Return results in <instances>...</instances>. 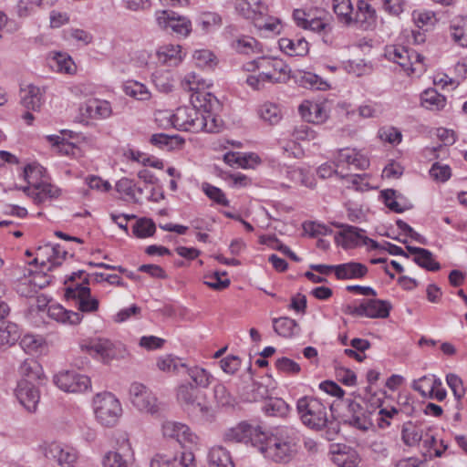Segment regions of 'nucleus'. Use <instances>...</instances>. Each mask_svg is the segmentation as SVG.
<instances>
[{"label": "nucleus", "instance_id": "45", "mask_svg": "<svg viewBox=\"0 0 467 467\" xmlns=\"http://www.w3.org/2000/svg\"><path fill=\"white\" fill-rule=\"evenodd\" d=\"M441 385V380L433 377L423 376L419 379H416L412 383L414 390L418 391L422 397L426 398L430 396V393L435 387Z\"/></svg>", "mask_w": 467, "mask_h": 467}, {"label": "nucleus", "instance_id": "23", "mask_svg": "<svg viewBox=\"0 0 467 467\" xmlns=\"http://www.w3.org/2000/svg\"><path fill=\"white\" fill-rule=\"evenodd\" d=\"M368 273V267L358 262H348L337 265V279L348 280V279H361Z\"/></svg>", "mask_w": 467, "mask_h": 467}, {"label": "nucleus", "instance_id": "12", "mask_svg": "<svg viewBox=\"0 0 467 467\" xmlns=\"http://www.w3.org/2000/svg\"><path fill=\"white\" fill-rule=\"evenodd\" d=\"M121 344H115L107 338H92L81 345L90 355L97 356L107 361L116 358L120 350Z\"/></svg>", "mask_w": 467, "mask_h": 467}, {"label": "nucleus", "instance_id": "28", "mask_svg": "<svg viewBox=\"0 0 467 467\" xmlns=\"http://www.w3.org/2000/svg\"><path fill=\"white\" fill-rule=\"evenodd\" d=\"M280 49L288 56H306L308 53V42L304 38L282 37L278 40Z\"/></svg>", "mask_w": 467, "mask_h": 467}, {"label": "nucleus", "instance_id": "44", "mask_svg": "<svg viewBox=\"0 0 467 467\" xmlns=\"http://www.w3.org/2000/svg\"><path fill=\"white\" fill-rule=\"evenodd\" d=\"M33 188L36 190V203H41L47 199L57 198L60 193L58 188L44 181L34 185Z\"/></svg>", "mask_w": 467, "mask_h": 467}, {"label": "nucleus", "instance_id": "37", "mask_svg": "<svg viewBox=\"0 0 467 467\" xmlns=\"http://www.w3.org/2000/svg\"><path fill=\"white\" fill-rule=\"evenodd\" d=\"M210 467H234L229 451L222 446H214L209 451Z\"/></svg>", "mask_w": 467, "mask_h": 467}, {"label": "nucleus", "instance_id": "15", "mask_svg": "<svg viewBox=\"0 0 467 467\" xmlns=\"http://www.w3.org/2000/svg\"><path fill=\"white\" fill-rule=\"evenodd\" d=\"M261 427L254 426L246 422H241L238 425L227 429L223 432V441L228 442H244L251 443L255 448V436L261 432Z\"/></svg>", "mask_w": 467, "mask_h": 467}, {"label": "nucleus", "instance_id": "13", "mask_svg": "<svg viewBox=\"0 0 467 467\" xmlns=\"http://www.w3.org/2000/svg\"><path fill=\"white\" fill-rule=\"evenodd\" d=\"M112 114L109 101L99 99L87 100L79 107L80 121L88 123V119H104Z\"/></svg>", "mask_w": 467, "mask_h": 467}, {"label": "nucleus", "instance_id": "59", "mask_svg": "<svg viewBox=\"0 0 467 467\" xmlns=\"http://www.w3.org/2000/svg\"><path fill=\"white\" fill-rule=\"evenodd\" d=\"M181 359L172 355H166L161 357L157 361V367L162 371H177L179 372L182 368Z\"/></svg>", "mask_w": 467, "mask_h": 467}, {"label": "nucleus", "instance_id": "62", "mask_svg": "<svg viewBox=\"0 0 467 467\" xmlns=\"http://www.w3.org/2000/svg\"><path fill=\"white\" fill-rule=\"evenodd\" d=\"M275 367L279 371L292 375L298 374L301 370L298 363L285 357L277 358L275 361Z\"/></svg>", "mask_w": 467, "mask_h": 467}, {"label": "nucleus", "instance_id": "47", "mask_svg": "<svg viewBox=\"0 0 467 467\" xmlns=\"http://www.w3.org/2000/svg\"><path fill=\"white\" fill-rule=\"evenodd\" d=\"M300 112L308 122L321 123L327 119V113L320 104H311L307 109L301 105Z\"/></svg>", "mask_w": 467, "mask_h": 467}, {"label": "nucleus", "instance_id": "51", "mask_svg": "<svg viewBox=\"0 0 467 467\" xmlns=\"http://www.w3.org/2000/svg\"><path fill=\"white\" fill-rule=\"evenodd\" d=\"M52 67L67 74H72L76 68L72 58L68 55L59 52L55 53L52 57Z\"/></svg>", "mask_w": 467, "mask_h": 467}, {"label": "nucleus", "instance_id": "30", "mask_svg": "<svg viewBox=\"0 0 467 467\" xmlns=\"http://www.w3.org/2000/svg\"><path fill=\"white\" fill-rule=\"evenodd\" d=\"M375 10L364 1L358 0L357 10L353 12L352 23L358 24L361 28L367 29L374 22Z\"/></svg>", "mask_w": 467, "mask_h": 467}, {"label": "nucleus", "instance_id": "11", "mask_svg": "<svg viewBox=\"0 0 467 467\" xmlns=\"http://www.w3.org/2000/svg\"><path fill=\"white\" fill-rule=\"evenodd\" d=\"M156 21L163 28H171L178 36L186 37L192 32V22L186 16L169 10L156 12Z\"/></svg>", "mask_w": 467, "mask_h": 467}, {"label": "nucleus", "instance_id": "31", "mask_svg": "<svg viewBox=\"0 0 467 467\" xmlns=\"http://www.w3.org/2000/svg\"><path fill=\"white\" fill-rule=\"evenodd\" d=\"M161 63L169 67H175L182 61V50L179 45H167L160 47L157 52Z\"/></svg>", "mask_w": 467, "mask_h": 467}, {"label": "nucleus", "instance_id": "40", "mask_svg": "<svg viewBox=\"0 0 467 467\" xmlns=\"http://www.w3.org/2000/svg\"><path fill=\"white\" fill-rule=\"evenodd\" d=\"M260 118L270 125L277 124L282 119L281 109L275 103H265L258 109Z\"/></svg>", "mask_w": 467, "mask_h": 467}, {"label": "nucleus", "instance_id": "1", "mask_svg": "<svg viewBox=\"0 0 467 467\" xmlns=\"http://www.w3.org/2000/svg\"><path fill=\"white\" fill-rule=\"evenodd\" d=\"M300 433L292 426H280L269 432L255 436V449L268 461L286 464L292 462L300 449Z\"/></svg>", "mask_w": 467, "mask_h": 467}, {"label": "nucleus", "instance_id": "35", "mask_svg": "<svg viewBox=\"0 0 467 467\" xmlns=\"http://www.w3.org/2000/svg\"><path fill=\"white\" fill-rule=\"evenodd\" d=\"M150 142L160 149L171 150L180 148L184 143V140L178 135L170 136L164 133H157L150 137Z\"/></svg>", "mask_w": 467, "mask_h": 467}, {"label": "nucleus", "instance_id": "60", "mask_svg": "<svg viewBox=\"0 0 467 467\" xmlns=\"http://www.w3.org/2000/svg\"><path fill=\"white\" fill-rule=\"evenodd\" d=\"M304 29L322 34L323 40L327 42L326 37L331 32V26L321 18H309L308 23Z\"/></svg>", "mask_w": 467, "mask_h": 467}, {"label": "nucleus", "instance_id": "26", "mask_svg": "<svg viewBox=\"0 0 467 467\" xmlns=\"http://www.w3.org/2000/svg\"><path fill=\"white\" fill-rule=\"evenodd\" d=\"M44 101V93L40 88L28 85L21 88V103L28 110H39Z\"/></svg>", "mask_w": 467, "mask_h": 467}, {"label": "nucleus", "instance_id": "14", "mask_svg": "<svg viewBox=\"0 0 467 467\" xmlns=\"http://www.w3.org/2000/svg\"><path fill=\"white\" fill-rule=\"evenodd\" d=\"M199 395V389L192 383L182 384L177 390V399L187 410L204 415L209 408L198 400Z\"/></svg>", "mask_w": 467, "mask_h": 467}, {"label": "nucleus", "instance_id": "19", "mask_svg": "<svg viewBox=\"0 0 467 467\" xmlns=\"http://www.w3.org/2000/svg\"><path fill=\"white\" fill-rule=\"evenodd\" d=\"M267 69L276 76L288 77L290 78V68L282 59L274 57H259L246 65L247 70Z\"/></svg>", "mask_w": 467, "mask_h": 467}, {"label": "nucleus", "instance_id": "24", "mask_svg": "<svg viewBox=\"0 0 467 467\" xmlns=\"http://www.w3.org/2000/svg\"><path fill=\"white\" fill-rule=\"evenodd\" d=\"M406 249L411 254H414L413 261L420 267L428 271L436 272L441 269V265L433 258V254L425 248L407 245Z\"/></svg>", "mask_w": 467, "mask_h": 467}, {"label": "nucleus", "instance_id": "48", "mask_svg": "<svg viewBox=\"0 0 467 467\" xmlns=\"http://www.w3.org/2000/svg\"><path fill=\"white\" fill-rule=\"evenodd\" d=\"M43 6V0H17L14 9L19 18L32 16L36 7Z\"/></svg>", "mask_w": 467, "mask_h": 467}, {"label": "nucleus", "instance_id": "52", "mask_svg": "<svg viewBox=\"0 0 467 467\" xmlns=\"http://www.w3.org/2000/svg\"><path fill=\"white\" fill-rule=\"evenodd\" d=\"M126 95L138 100H147L150 99V92L145 85L138 81H129L124 85Z\"/></svg>", "mask_w": 467, "mask_h": 467}, {"label": "nucleus", "instance_id": "21", "mask_svg": "<svg viewBox=\"0 0 467 467\" xmlns=\"http://www.w3.org/2000/svg\"><path fill=\"white\" fill-rule=\"evenodd\" d=\"M344 164L353 166L356 170L362 171L369 166V161L355 149L345 148L340 149L335 158V165L337 168Z\"/></svg>", "mask_w": 467, "mask_h": 467}, {"label": "nucleus", "instance_id": "6", "mask_svg": "<svg viewBox=\"0 0 467 467\" xmlns=\"http://www.w3.org/2000/svg\"><path fill=\"white\" fill-rule=\"evenodd\" d=\"M67 300H74L75 306L82 313H92L99 308V300L91 296L90 288L85 285H73L65 291Z\"/></svg>", "mask_w": 467, "mask_h": 467}, {"label": "nucleus", "instance_id": "43", "mask_svg": "<svg viewBox=\"0 0 467 467\" xmlns=\"http://www.w3.org/2000/svg\"><path fill=\"white\" fill-rule=\"evenodd\" d=\"M333 10L340 22L346 25L352 23L354 9L350 0H333Z\"/></svg>", "mask_w": 467, "mask_h": 467}, {"label": "nucleus", "instance_id": "4", "mask_svg": "<svg viewBox=\"0 0 467 467\" xmlns=\"http://www.w3.org/2000/svg\"><path fill=\"white\" fill-rule=\"evenodd\" d=\"M93 407L97 420L105 427L115 426L122 414L119 400L110 392L97 394Z\"/></svg>", "mask_w": 467, "mask_h": 467}, {"label": "nucleus", "instance_id": "53", "mask_svg": "<svg viewBox=\"0 0 467 467\" xmlns=\"http://www.w3.org/2000/svg\"><path fill=\"white\" fill-rule=\"evenodd\" d=\"M300 83L306 88L317 90H327L329 88L327 81L323 80L317 74L311 72H304L300 78Z\"/></svg>", "mask_w": 467, "mask_h": 467}, {"label": "nucleus", "instance_id": "3", "mask_svg": "<svg viewBox=\"0 0 467 467\" xmlns=\"http://www.w3.org/2000/svg\"><path fill=\"white\" fill-rule=\"evenodd\" d=\"M296 410L303 424L313 430L327 428V439L333 441L339 431V425L327 416V407L313 397H302L296 402Z\"/></svg>", "mask_w": 467, "mask_h": 467}, {"label": "nucleus", "instance_id": "39", "mask_svg": "<svg viewBox=\"0 0 467 467\" xmlns=\"http://www.w3.org/2000/svg\"><path fill=\"white\" fill-rule=\"evenodd\" d=\"M446 383L452 391L456 400V409L462 410V399L466 393V387L464 386L462 379L454 373H449L446 375Z\"/></svg>", "mask_w": 467, "mask_h": 467}, {"label": "nucleus", "instance_id": "57", "mask_svg": "<svg viewBox=\"0 0 467 467\" xmlns=\"http://www.w3.org/2000/svg\"><path fill=\"white\" fill-rule=\"evenodd\" d=\"M213 394L218 405L223 407L234 405V400L223 384H216L213 389Z\"/></svg>", "mask_w": 467, "mask_h": 467}, {"label": "nucleus", "instance_id": "64", "mask_svg": "<svg viewBox=\"0 0 467 467\" xmlns=\"http://www.w3.org/2000/svg\"><path fill=\"white\" fill-rule=\"evenodd\" d=\"M0 337L6 343H14L20 337V330L15 323H8L5 328L0 327Z\"/></svg>", "mask_w": 467, "mask_h": 467}, {"label": "nucleus", "instance_id": "32", "mask_svg": "<svg viewBox=\"0 0 467 467\" xmlns=\"http://www.w3.org/2000/svg\"><path fill=\"white\" fill-rule=\"evenodd\" d=\"M195 25L203 34L211 33L222 26V17L217 13L203 12L196 17Z\"/></svg>", "mask_w": 467, "mask_h": 467}, {"label": "nucleus", "instance_id": "9", "mask_svg": "<svg viewBox=\"0 0 467 467\" xmlns=\"http://www.w3.org/2000/svg\"><path fill=\"white\" fill-rule=\"evenodd\" d=\"M161 430L165 438L175 440L182 447L191 449L197 444L198 436L184 423L166 420Z\"/></svg>", "mask_w": 467, "mask_h": 467}, {"label": "nucleus", "instance_id": "25", "mask_svg": "<svg viewBox=\"0 0 467 467\" xmlns=\"http://www.w3.org/2000/svg\"><path fill=\"white\" fill-rule=\"evenodd\" d=\"M47 315L53 320L64 325L79 324L83 317L80 313L67 310L58 304L50 305L47 309Z\"/></svg>", "mask_w": 467, "mask_h": 467}, {"label": "nucleus", "instance_id": "10", "mask_svg": "<svg viewBox=\"0 0 467 467\" xmlns=\"http://www.w3.org/2000/svg\"><path fill=\"white\" fill-rule=\"evenodd\" d=\"M44 455L56 461L60 467H75L78 458L76 449L57 442H49L42 445Z\"/></svg>", "mask_w": 467, "mask_h": 467}, {"label": "nucleus", "instance_id": "20", "mask_svg": "<svg viewBox=\"0 0 467 467\" xmlns=\"http://www.w3.org/2000/svg\"><path fill=\"white\" fill-rule=\"evenodd\" d=\"M386 57L399 64L405 71L410 73H421L422 67H417L411 61L410 50L402 46H391L386 49Z\"/></svg>", "mask_w": 467, "mask_h": 467}, {"label": "nucleus", "instance_id": "7", "mask_svg": "<svg viewBox=\"0 0 467 467\" xmlns=\"http://www.w3.org/2000/svg\"><path fill=\"white\" fill-rule=\"evenodd\" d=\"M54 383L66 392H84L91 386L90 379L75 370L61 371L55 375Z\"/></svg>", "mask_w": 467, "mask_h": 467}, {"label": "nucleus", "instance_id": "36", "mask_svg": "<svg viewBox=\"0 0 467 467\" xmlns=\"http://www.w3.org/2000/svg\"><path fill=\"white\" fill-rule=\"evenodd\" d=\"M273 327L279 336L284 337H293L299 331L296 321L287 317L274 318Z\"/></svg>", "mask_w": 467, "mask_h": 467}, {"label": "nucleus", "instance_id": "49", "mask_svg": "<svg viewBox=\"0 0 467 467\" xmlns=\"http://www.w3.org/2000/svg\"><path fill=\"white\" fill-rule=\"evenodd\" d=\"M45 169L37 163H30L25 166L23 170V178L30 185L34 186L39 183L44 176Z\"/></svg>", "mask_w": 467, "mask_h": 467}, {"label": "nucleus", "instance_id": "46", "mask_svg": "<svg viewBox=\"0 0 467 467\" xmlns=\"http://www.w3.org/2000/svg\"><path fill=\"white\" fill-rule=\"evenodd\" d=\"M452 39L461 47H467V17H461L450 27Z\"/></svg>", "mask_w": 467, "mask_h": 467}, {"label": "nucleus", "instance_id": "27", "mask_svg": "<svg viewBox=\"0 0 467 467\" xmlns=\"http://www.w3.org/2000/svg\"><path fill=\"white\" fill-rule=\"evenodd\" d=\"M385 205L394 213H401L405 211L412 209V203L408 200L400 202L398 198H401V193L393 189H386L380 192Z\"/></svg>", "mask_w": 467, "mask_h": 467}, {"label": "nucleus", "instance_id": "56", "mask_svg": "<svg viewBox=\"0 0 467 467\" xmlns=\"http://www.w3.org/2000/svg\"><path fill=\"white\" fill-rule=\"evenodd\" d=\"M202 190L205 192V194L211 200L214 201L216 203L223 206H229V201L220 188L211 185L209 183H203Z\"/></svg>", "mask_w": 467, "mask_h": 467}, {"label": "nucleus", "instance_id": "22", "mask_svg": "<svg viewBox=\"0 0 467 467\" xmlns=\"http://www.w3.org/2000/svg\"><path fill=\"white\" fill-rule=\"evenodd\" d=\"M67 254V251L63 248L60 244H55L50 245L47 244L43 247H38L36 251V255L30 265H36L38 264V257L47 255V262L50 264L49 266H47V270H50L52 266H57L60 265L62 263V260L65 258L66 254Z\"/></svg>", "mask_w": 467, "mask_h": 467}, {"label": "nucleus", "instance_id": "41", "mask_svg": "<svg viewBox=\"0 0 467 467\" xmlns=\"http://www.w3.org/2000/svg\"><path fill=\"white\" fill-rule=\"evenodd\" d=\"M332 461L338 467H356L358 464L356 452L347 446L334 451Z\"/></svg>", "mask_w": 467, "mask_h": 467}, {"label": "nucleus", "instance_id": "16", "mask_svg": "<svg viewBox=\"0 0 467 467\" xmlns=\"http://www.w3.org/2000/svg\"><path fill=\"white\" fill-rule=\"evenodd\" d=\"M348 414L346 421L359 430L368 431L373 426V411L368 407H363L356 401H351L348 407Z\"/></svg>", "mask_w": 467, "mask_h": 467}, {"label": "nucleus", "instance_id": "18", "mask_svg": "<svg viewBox=\"0 0 467 467\" xmlns=\"http://www.w3.org/2000/svg\"><path fill=\"white\" fill-rule=\"evenodd\" d=\"M19 402L28 410L35 411L39 402L40 395L36 386L28 380H20L16 389Z\"/></svg>", "mask_w": 467, "mask_h": 467}, {"label": "nucleus", "instance_id": "17", "mask_svg": "<svg viewBox=\"0 0 467 467\" xmlns=\"http://www.w3.org/2000/svg\"><path fill=\"white\" fill-rule=\"evenodd\" d=\"M334 225L337 228H341V231L336 236V241L340 244L344 249L362 246L365 230L340 223H335Z\"/></svg>", "mask_w": 467, "mask_h": 467}, {"label": "nucleus", "instance_id": "34", "mask_svg": "<svg viewBox=\"0 0 467 467\" xmlns=\"http://www.w3.org/2000/svg\"><path fill=\"white\" fill-rule=\"evenodd\" d=\"M23 379L34 384V381L41 380L43 369L41 365L34 358H26L19 368Z\"/></svg>", "mask_w": 467, "mask_h": 467}, {"label": "nucleus", "instance_id": "58", "mask_svg": "<svg viewBox=\"0 0 467 467\" xmlns=\"http://www.w3.org/2000/svg\"><path fill=\"white\" fill-rule=\"evenodd\" d=\"M257 41L251 36H242L232 43V47L239 53L250 54L254 52V48L256 47Z\"/></svg>", "mask_w": 467, "mask_h": 467}, {"label": "nucleus", "instance_id": "33", "mask_svg": "<svg viewBox=\"0 0 467 467\" xmlns=\"http://www.w3.org/2000/svg\"><path fill=\"white\" fill-rule=\"evenodd\" d=\"M420 104L430 110L442 109L446 105V98L434 88H427L420 94Z\"/></svg>", "mask_w": 467, "mask_h": 467}, {"label": "nucleus", "instance_id": "54", "mask_svg": "<svg viewBox=\"0 0 467 467\" xmlns=\"http://www.w3.org/2000/svg\"><path fill=\"white\" fill-rule=\"evenodd\" d=\"M182 87L192 93H197L199 91H206L205 88L208 87V84L198 74L191 72L185 76L182 81Z\"/></svg>", "mask_w": 467, "mask_h": 467}, {"label": "nucleus", "instance_id": "50", "mask_svg": "<svg viewBox=\"0 0 467 467\" xmlns=\"http://www.w3.org/2000/svg\"><path fill=\"white\" fill-rule=\"evenodd\" d=\"M155 223L149 218H140L133 225L132 233L138 238H147L154 234Z\"/></svg>", "mask_w": 467, "mask_h": 467}, {"label": "nucleus", "instance_id": "61", "mask_svg": "<svg viewBox=\"0 0 467 467\" xmlns=\"http://www.w3.org/2000/svg\"><path fill=\"white\" fill-rule=\"evenodd\" d=\"M423 435L422 431L414 426L405 427L402 430V439L404 442L410 446L416 445L420 441H422Z\"/></svg>", "mask_w": 467, "mask_h": 467}, {"label": "nucleus", "instance_id": "63", "mask_svg": "<svg viewBox=\"0 0 467 467\" xmlns=\"http://www.w3.org/2000/svg\"><path fill=\"white\" fill-rule=\"evenodd\" d=\"M430 174L435 180L444 182L451 178V172L449 165L435 162L430 170Z\"/></svg>", "mask_w": 467, "mask_h": 467}, {"label": "nucleus", "instance_id": "42", "mask_svg": "<svg viewBox=\"0 0 467 467\" xmlns=\"http://www.w3.org/2000/svg\"><path fill=\"white\" fill-rule=\"evenodd\" d=\"M262 410L267 416L284 417L288 412V405L282 399H269L265 402Z\"/></svg>", "mask_w": 467, "mask_h": 467}, {"label": "nucleus", "instance_id": "29", "mask_svg": "<svg viewBox=\"0 0 467 467\" xmlns=\"http://www.w3.org/2000/svg\"><path fill=\"white\" fill-rule=\"evenodd\" d=\"M181 367L182 369H184L185 373L189 376V378L192 379L193 386L202 389H207L211 383L214 380L213 376L212 373H210L205 368L199 367V366H193V367H188L185 364H181Z\"/></svg>", "mask_w": 467, "mask_h": 467}, {"label": "nucleus", "instance_id": "38", "mask_svg": "<svg viewBox=\"0 0 467 467\" xmlns=\"http://www.w3.org/2000/svg\"><path fill=\"white\" fill-rule=\"evenodd\" d=\"M217 109H211L202 108L200 121L201 131L205 132H218L222 126V119L215 115Z\"/></svg>", "mask_w": 467, "mask_h": 467}, {"label": "nucleus", "instance_id": "55", "mask_svg": "<svg viewBox=\"0 0 467 467\" xmlns=\"http://www.w3.org/2000/svg\"><path fill=\"white\" fill-rule=\"evenodd\" d=\"M115 188L118 192L126 195L134 202H139V199L136 197L135 193V182L133 180L126 177L121 178L116 182Z\"/></svg>", "mask_w": 467, "mask_h": 467}, {"label": "nucleus", "instance_id": "2", "mask_svg": "<svg viewBox=\"0 0 467 467\" xmlns=\"http://www.w3.org/2000/svg\"><path fill=\"white\" fill-rule=\"evenodd\" d=\"M189 106L180 107L174 113L160 111L156 115V120L162 126L171 125L177 130L191 132L201 131L200 116L202 108L219 109L220 103L215 96L207 91L192 93Z\"/></svg>", "mask_w": 467, "mask_h": 467}, {"label": "nucleus", "instance_id": "5", "mask_svg": "<svg viewBox=\"0 0 467 467\" xmlns=\"http://www.w3.org/2000/svg\"><path fill=\"white\" fill-rule=\"evenodd\" d=\"M129 396L131 404L140 412L156 416L162 410V404L158 401L153 392L141 383L133 382L130 386Z\"/></svg>", "mask_w": 467, "mask_h": 467}, {"label": "nucleus", "instance_id": "8", "mask_svg": "<svg viewBox=\"0 0 467 467\" xmlns=\"http://www.w3.org/2000/svg\"><path fill=\"white\" fill-rule=\"evenodd\" d=\"M391 304L386 300L368 299L357 306L347 307L346 313L351 316L369 318H386L389 315Z\"/></svg>", "mask_w": 467, "mask_h": 467}]
</instances>
